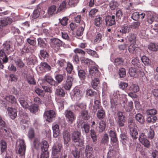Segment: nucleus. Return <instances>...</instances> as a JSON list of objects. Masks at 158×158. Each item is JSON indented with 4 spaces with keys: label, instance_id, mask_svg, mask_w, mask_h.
Segmentation results:
<instances>
[{
    "label": "nucleus",
    "instance_id": "f257e3e1",
    "mask_svg": "<svg viewBox=\"0 0 158 158\" xmlns=\"http://www.w3.org/2000/svg\"><path fill=\"white\" fill-rule=\"evenodd\" d=\"M16 146L18 149V154L21 158H24L26 146L24 140L18 139L17 141Z\"/></svg>",
    "mask_w": 158,
    "mask_h": 158
},
{
    "label": "nucleus",
    "instance_id": "f03ea898",
    "mask_svg": "<svg viewBox=\"0 0 158 158\" xmlns=\"http://www.w3.org/2000/svg\"><path fill=\"white\" fill-rule=\"evenodd\" d=\"M33 143L35 148L38 149L40 148L42 151L47 150L49 147L48 144L46 141L43 140L40 142V139L38 138L34 140Z\"/></svg>",
    "mask_w": 158,
    "mask_h": 158
},
{
    "label": "nucleus",
    "instance_id": "7ed1b4c3",
    "mask_svg": "<svg viewBox=\"0 0 158 158\" xmlns=\"http://www.w3.org/2000/svg\"><path fill=\"white\" fill-rule=\"evenodd\" d=\"M81 135L80 132L78 131H74L72 134V139L74 143H76V144L77 146L79 147H82L84 144L83 140L80 138V137Z\"/></svg>",
    "mask_w": 158,
    "mask_h": 158
},
{
    "label": "nucleus",
    "instance_id": "20e7f679",
    "mask_svg": "<svg viewBox=\"0 0 158 158\" xmlns=\"http://www.w3.org/2000/svg\"><path fill=\"white\" fill-rule=\"evenodd\" d=\"M117 124L119 127H123L125 125L126 121V118L121 111H118L117 113Z\"/></svg>",
    "mask_w": 158,
    "mask_h": 158
},
{
    "label": "nucleus",
    "instance_id": "39448f33",
    "mask_svg": "<svg viewBox=\"0 0 158 158\" xmlns=\"http://www.w3.org/2000/svg\"><path fill=\"white\" fill-rule=\"evenodd\" d=\"M55 116V112L52 110L47 111L44 114V118L46 121L49 122L54 119Z\"/></svg>",
    "mask_w": 158,
    "mask_h": 158
},
{
    "label": "nucleus",
    "instance_id": "423d86ee",
    "mask_svg": "<svg viewBox=\"0 0 158 158\" xmlns=\"http://www.w3.org/2000/svg\"><path fill=\"white\" fill-rule=\"evenodd\" d=\"M139 139L140 142L145 147L149 148L150 146V142L144 133H142L140 134Z\"/></svg>",
    "mask_w": 158,
    "mask_h": 158
},
{
    "label": "nucleus",
    "instance_id": "0eeeda50",
    "mask_svg": "<svg viewBox=\"0 0 158 158\" xmlns=\"http://www.w3.org/2000/svg\"><path fill=\"white\" fill-rule=\"evenodd\" d=\"M134 125L133 123H128V127L130 129V134L133 139H135L138 137V132L136 129L133 127Z\"/></svg>",
    "mask_w": 158,
    "mask_h": 158
},
{
    "label": "nucleus",
    "instance_id": "6e6552de",
    "mask_svg": "<svg viewBox=\"0 0 158 158\" xmlns=\"http://www.w3.org/2000/svg\"><path fill=\"white\" fill-rule=\"evenodd\" d=\"M65 115L68 123L70 124L72 123L75 119L73 112L70 110H66L65 111Z\"/></svg>",
    "mask_w": 158,
    "mask_h": 158
},
{
    "label": "nucleus",
    "instance_id": "1a4fd4ad",
    "mask_svg": "<svg viewBox=\"0 0 158 158\" xmlns=\"http://www.w3.org/2000/svg\"><path fill=\"white\" fill-rule=\"evenodd\" d=\"M73 78L71 76H67L66 81L63 84V87L66 90H69L72 86Z\"/></svg>",
    "mask_w": 158,
    "mask_h": 158
},
{
    "label": "nucleus",
    "instance_id": "9d476101",
    "mask_svg": "<svg viewBox=\"0 0 158 158\" xmlns=\"http://www.w3.org/2000/svg\"><path fill=\"white\" fill-rule=\"evenodd\" d=\"M105 21L107 26H111L115 24V16L114 15H108L106 16Z\"/></svg>",
    "mask_w": 158,
    "mask_h": 158
},
{
    "label": "nucleus",
    "instance_id": "9b49d317",
    "mask_svg": "<svg viewBox=\"0 0 158 158\" xmlns=\"http://www.w3.org/2000/svg\"><path fill=\"white\" fill-rule=\"evenodd\" d=\"M64 142L67 147L69 145L68 143L70 140V135L68 131L66 129H64L62 133Z\"/></svg>",
    "mask_w": 158,
    "mask_h": 158
},
{
    "label": "nucleus",
    "instance_id": "f8f14e48",
    "mask_svg": "<svg viewBox=\"0 0 158 158\" xmlns=\"http://www.w3.org/2000/svg\"><path fill=\"white\" fill-rule=\"evenodd\" d=\"M114 97L111 98L110 103L111 108L113 111L116 110V106L117 105V99L118 96L116 93H114L113 94Z\"/></svg>",
    "mask_w": 158,
    "mask_h": 158
},
{
    "label": "nucleus",
    "instance_id": "ddd939ff",
    "mask_svg": "<svg viewBox=\"0 0 158 158\" xmlns=\"http://www.w3.org/2000/svg\"><path fill=\"white\" fill-rule=\"evenodd\" d=\"M89 74L92 76L98 77L100 75V73L96 66H91L89 69Z\"/></svg>",
    "mask_w": 158,
    "mask_h": 158
},
{
    "label": "nucleus",
    "instance_id": "4468645a",
    "mask_svg": "<svg viewBox=\"0 0 158 158\" xmlns=\"http://www.w3.org/2000/svg\"><path fill=\"white\" fill-rule=\"evenodd\" d=\"M73 98L76 100H79L82 97V92L79 89L75 88L73 90Z\"/></svg>",
    "mask_w": 158,
    "mask_h": 158
},
{
    "label": "nucleus",
    "instance_id": "2eb2a0df",
    "mask_svg": "<svg viewBox=\"0 0 158 158\" xmlns=\"http://www.w3.org/2000/svg\"><path fill=\"white\" fill-rule=\"evenodd\" d=\"M44 80L51 85H57L56 82L54 80L52 77L49 75L47 74L44 77Z\"/></svg>",
    "mask_w": 158,
    "mask_h": 158
},
{
    "label": "nucleus",
    "instance_id": "dca6fc26",
    "mask_svg": "<svg viewBox=\"0 0 158 158\" xmlns=\"http://www.w3.org/2000/svg\"><path fill=\"white\" fill-rule=\"evenodd\" d=\"M27 100V98L25 96H22L19 98V101L21 106L25 109L28 108L29 107Z\"/></svg>",
    "mask_w": 158,
    "mask_h": 158
},
{
    "label": "nucleus",
    "instance_id": "f3484780",
    "mask_svg": "<svg viewBox=\"0 0 158 158\" xmlns=\"http://www.w3.org/2000/svg\"><path fill=\"white\" fill-rule=\"evenodd\" d=\"M105 116L106 113L105 110L102 106L100 107L99 108V110H98L97 114L98 118L102 120L104 118Z\"/></svg>",
    "mask_w": 158,
    "mask_h": 158
},
{
    "label": "nucleus",
    "instance_id": "a211bd4d",
    "mask_svg": "<svg viewBox=\"0 0 158 158\" xmlns=\"http://www.w3.org/2000/svg\"><path fill=\"white\" fill-rule=\"evenodd\" d=\"M62 148V144L59 143L55 144L52 147V154L53 156H56L60 152Z\"/></svg>",
    "mask_w": 158,
    "mask_h": 158
},
{
    "label": "nucleus",
    "instance_id": "6ab92c4d",
    "mask_svg": "<svg viewBox=\"0 0 158 158\" xmlns=\"http://www.w3.org/2000/svg\"><path fill=\"white\" fill-rule=\"evenodd\" d=\"M7 111L10 117L12 119H15L17 116L16 110L11 107H8Z\"/></svg>",
    "mask_w": 158,
    "mask_h": 158
},
{
    "label": "nucleus",
    "instance_id": "aec40b11",
    "mask_svg": "<svg viewBox=\"0 0 158 158\" xmlns=\"http://www.w3.org/2000/svg\"><path fill=\"white\" fill-rule=\"evenodd\" d=\"M52 128L54 137H57L60 134L59 125L55 123H53L52 125Z\"/></svg>",
    "mask_w": 158,
    "mask_h": 158
},
{
    "label": "nucleus",
    "instance_id": "412c9836",
    "mask_svg": "<svg viewBox=\"0 0 158 158\" xmlns=\"http://www.w3.org/2000/svg\"><path fill=\"white\" fill-rule=\"evenodd\" d=\"M85 155L87 158H92L93 152V148L89 145H86L85 150Z\"/></svg>",
    "mask_w": 158,
    "mask_h": 158
},
{
    "label": "nucleus",
    "instance_id": "4be33fe9",
    "mask_svg": "<svg viewBox=\"0 0 158 158\" xmlns=\"http://www.w3.org/2000/svg\"><path fill=\"white\" fill-rule=\"evenodd\" d=\"M131 63L134 66L141 68L143 66V64L140 60L137 57H135L132 60Z\"/></svg>",
    "mask_w": 158,
    "mask_h": 158
},
{
    "label": "nucleus",
    "instance_id": "5701e85b",
    "mask_svg": "<svg viewBox=\"0 0 158 158\" xmlns=\"http://www.w3.org/2000/svg\"><path fill=\"white\" fill-rule=\"evenodd\" d=\"M98 131L99 132H102L104 131L106 129V120H101L98 123Z\"/></svg>",
    "mask_w": 158,
    "mask_h": 158
},
{
    "label": "nucleus",
    "instance_id": "b1692460",
    "mask_svg": "<svg viewBox=\"0 0 158 158\" xmlns=\"http://www.w3.org/2000/svg\"><path fill=\"white\" fill-rule=\"evenodd\" d=\"M77 70L79 77L82 79L84 78L85 77V73L81 65L77 66Z\"/></svg>",
    "mask_w": 158,
    "mask_h": 158
},
{
    "label": "nucleus",
    "instance_id": "393cba45",
    "mask_svg": "<svg viewBox=\"0 0 158 158\" xmlns=\"http://www.w3.org/2000/svg\"><path fill=\"white\" fill-rule=\"evenodd\" d=\"M91 86L92 88L95 89H97L100 87V81L97 78H94L92 80L91 83Z\"/></svg>",
    "mask_w": 158,
    "mask_h": 158
},
{
    "label": "nucleus",
    "instance_id": "a878e982",
    "mask_svg": "<svg viewBox=\"0 0 158 158\" xmlns=\"http://www.w3.org/2000/svg\"><path fill=\"white\" fill-rule=\"evenodd\" d=\"M109 135L110 137L111 141L112 143H116L118 141L115 132L112 130H110L109 132Z\"/></svg>",
    "mask_w": 158,
    "mask_h": 158
},
{
    "label": "nucleus",
    "instance_id": "bb28decb",
    "mask_svg": "<svg viewBox=\"0 0 158 158\" xmlns=\"http://www.w3.org/2000/svg\"><path fill=\"white\" fill-rule=\"evenodd\" d=\"M81 26L79 27L76 32L77 35L78 36H81L83 33V31L85 27V24L83 21L81 22Z\"/></svg>",
    "mask_w": 158,
    "mask_h": 158
},
{
    "label": "nucleus",
    "instance_id": "cd10ccee",
    "mask_svg": "<svg viewBox=\"0 0 158 158\" xmlns=\"http://www.w3.org/2000/svg\"><path fill=\"white\" fill-rule=\"evenodd\" d=\"M135 118L136 121L141 124H143L145 122L144 117L140 113L136 114L135 115Z\"/></svg>",
    "mask_w": 158,
    "mask_h": 158
},
{
    "label": "nucleus",
    "instance_id": "c85d7f7f",
    "mask_svg": "<svg viewBox=\"0 0 158 158\" xmlns=\"http://www.w3.org/2000/svg\"><path fill=\"white\" fill-rule=\"evenodd\" d=\"M146 113L148 115L152 116H156L155 115L158 113L157 110L155 108H152L147 110L146 111Z\"/></svg>",
    "mask_w": 158,
    "mask_h": 158
},
{
    "label": "nucleus",
    "instance_id": "c756f323",
    "mask_svg": "<svg viewBox=\"0 0 158 158\" xmlns=\"http://www.w3.org/2000/svg\"><path fill=\"white\" fill-rule=\"evenodd\" d=\"M86 107V105L83 103H77L74 105V107L76 109L82 111L85 110Z\"/></svg>",
    "mask_w": 158,
    "mask_h": 158
},
{
    "label": "nucleus",
    "instance_id": "7c9ffc66",
    "mask_svg": "<svg viewBox=\"0 0 158 158\" xmlns=\"http://www.w3.org/2000/svg\"><path fill=\"white\" fill-rule=\"evenodd\" d=\"M133 106V103L132 101L129 102L126 105H124L123 107L127 112H129L132 110Z\"/></svg>",
    "mask_w": 158,
    "mask_h": 158
},
{
    "label": "nucleus",
    "instance_id": "2f4dec72",
    "mask_svg": "<svg viewBox=\"0 0 158 158\" xmlns=\"http://www.w3.org/2000/svg\"><path fill=\"white\" fill-rule=\"evenodd\" d=\"M50 44L52 47H59L62 45V42L61 40H51Z\"/></svg>",
    "mask_w": 158,
    "mask_h": 158
},
{
    "label": "nucleus",
    "instance_id": "473e14b6",
    "mask_svg": "<svg viewBox=\"0 0 158 158\" xmlns=\"http://www.w3.org/2000/svg\"><path fill=\"white\" fill-rule=\"evenodd\" d=\"M128 89L131 92L136 93L139 91V86L136 84H131L130 87H129Z\"/></svg>",
    "mask_w": 158,
    "mask_h": 158
},
{
    "label": "nucleus",
    "instance_id": "72a5a7b5",
    "mask_svg": "<svg viewBox=\"0 0 158 158\" xmlns=\"http://www.w3.org/2000/svg\"><path fill=\"white\" fill-rule=\"evenodd\" d=\"M109 151L107 154V158H115V152L113 150L112 147L109 148Z\"/></svg>",
    "mask_w": 158,
    "mask_h": 158
},
{
    "label": "nucleus",
    "instance_id": "f704fd0d",
    "mask_svg": "<svg viewBox=\"0 0 158 158\" xmlns=\"http://www.w3.org/2000/svg\"><path fill=\"white\" fill-rule=\"evenodd\" d=\"M129 73L131 77H136L138 76V72L135 68L131 67L129 69Z\"/></svg>",
    "mask_w": 158,
    "mask_h": 158
},
{
    "label": "nucleus",
    "instance_id": "c9c22d12",
    "mask_svg": "<svg viewBox=\"0 0 158 158\" xmlns=\"http://www.w3.org/2000/svg\"><path fill=\"white\" fill-rule=\"evenodd\" d=\"M80 116L83 119L85 120H87L89 118L88 111L85 110L81 111Z\"/></svg>",
    "mask_w": 158,
    "mask_h": 158
},
{
    "label": "nucleus",
    "instance_id": "e433bc0d",
    "mask_svg": "<svg viewBox=\"0 0 158 158\" xmlns=\"http://www.w3.org/2000/svg\"><path fill=\"white\" fill-rule=\"evenodd\" d=\"M40 65L45 71H48L51 69L50 66L45 62H41Z\"/></svg>",
    "mask_w": 158,
    "mask_h": 158
},
{
    "label": "nucleus",
    "instance_id": "4c0bfd02",
    "mask_svg": "<svg viewBox=\"0 0 158 158\" xmlns=\"http://www.w3.org/2000/svg\"><path fill=\"white\" fill-rule=\"evenodd\" d=\"M141 60L145 65H148L150 64L151 60L145 56H142L141 57Z\"/></svg>",
    "mask_w": 158,
    "mask_h": 158
},
{
    "label": "nucleus",
    "instance_id": "58836bf2",
    "mask_svg": "<svg viewBox=\"0 0 158 158\" xmlns=\"http://www.w3.org/2000/svg\"><path fill=\"white\" fill-rule=\"evenodd\" d=\"M41 10L40 8H37L35 10L32 15V17L33 19H36L38 18L40 15V11Z\"/></svg>",
    "mask_w": 158,
    "mask_h": 158
},
{
    "label": "nucleus",
    "instance_id": "ea45409f",
    "mask_svg": "<svg viewBox=\"0 0 158 158\" xmlns=\"http://www.w3.org/2000/svg\"><path fill=\"white\" fill-rule=\"evenodd\" d=\"M5 99L7 101L13 104L15 103L16 102V98L14 96L12 95L6 96L5 97Z\"/></svg>",
    "mask_w": 158,
    "mask_h": 158
},
{
    "label": "nucleus",
    "instance_id": "a19ab883",
    "mask_svg": "<svg viewBox=\"0 0 158 158\" xmlns=\"http://www.w3.org/2000/svg\"><path fill=\"white\" fill-rule=\"evenodd\" d=\"M71 153L74 158H80V152L77 148H76L72 150Z\"/></svg>",
    "mask_w": 158,
    "mask_h": 158
},
{
    "label": "nucleus",
    "instance_id": "79ce46f5",
    "mask_svg": "<svg viewBox=\"0 0 158 158\" xmlns=\"http://www.w3.org/2000/svg\"><path fill=\"white\" fill-rule=\"evenodd\" d=\"M14 61L16 65L21 69L25 65L24 63L22 60L20 59H18L17 60H15Z\"/></svg>",
    "mask_w": 158,
    "mask_h": 158
},
{
    "label": "nucleus",
    "instance_id": "37998d69",
    "mask_svg": "<svg viewBox=\"0 0 158 158\" xmlns=\"http://www.w3.org/2000/svg\"><path fill=\"white\" fill-rule=\"evenodd\" d=\"M27 80L28 83L30 84L35 85V82L33 76L30 75H27L26 76Z\"/></svg>",
    "mask_w": 158,
    "mask_h": 158
},
{
    "label": "nucleus",
    "instance_id": "c03bdc74",
    "mask_svg": "<svg viewBox=\"0 0 158 158\" xmlns=\"http://www.w3.org/2000/svg\"><path fill=\"white\" fill-rule=\"evenodd\" d=\"M157 119L156 116H152L150 115L147 118L146 121L148 123H153L156 122Z\"/></svg>",
    "mask_w": 158,
    "mask_h": 158
},
{
    "label": "nucleus",
    "instance_id": "a18cd8bd",
    "mask_svg": "<svg viewBox=\"0 0 158 158\" xmlns=\"http://www.w3.org/2000/svg\"><path fill=\"white\" fill-rule=\"evenodd\" d=\"M108 135L107 134H104L102 136L101 143H102L105 144H107L109 141Z\"/></svg>",
    "mask_w": 158,
    "mask_h": 158
},
{
    "label": "nucleus",
    "instance_id": "49530a36",
    "mask_svg": "<svg viewBox=\"0 0 158 158\" xmlns=\"http://www.w3.org/2000/svg\"><path fill=\"white\" fill-rule=\"evenodd\" d=\"M28 108L32 113H36L38 110V107L36 104H32Z\"/></svg>",
    "mask_w": 158,
    "mask_h": 158
},
{
    "label": "nucleus",
    "instance_id": "de8ad7c7",
    "mask_svg": "<svg viewBox=\"0 0 158 158\" xmlns=\"http://www.w3.org/2000/svg\"><path fill=\"white\" fill-rule=\"evenodd\" d=\"M66 102L65 100L63 99L59 100L57 101V104L59 106V109L62 110L64 108V104H65Z\"/></svg>",
    "mask_w": 158,
    "mask_h": 158
},
{
    "label": "nucleus",
    "instance_id": "09e8293b",
    "mask_svg": "<svg viewBox=\"0 0 158 158\" xmlns=\"http://www.w3.org/2000/svg\"><path fill=\"white\" fill-rule=\"evenodd\" d=\"M148 48L151 51H155L157 50L158 46L154 43H151L148 46Z\"/></svg>",
    "mask_w": 158,
    "mask_h": 158
},
{
    "label": "nucleus",
    "instance_id": "8fccbe9b",
    "mask_svg": "<svg viewBox=\"0 0 158 158\" xmlns=\"http://www.w3.org/2000/svg\"><path fill=\"white\" fill-rule=\"evenodd\" d=\"M56 10V6L55 5H52L50 6L48 9V13L49 15H52Z\"/></svg>",
    "mask_w": 158,
    "mask_h": 158
},
{
    "label": "nucleus",
    "instance_id": "3c124183",
    "mask_svg": "<svg viewBox=\"0 0 158 158\" xmlns=\"http://www.w3.org/2000/svg\"><path fill=\"white\" fill-rule=\"evenodd\" d=\"M123 60L121 58L115 59L114 61V64L116 66H119L123 63Z\"/></svg>",
    "mask_w": 158,
    "mask_h": 158
},
{
    "label": "nucleus",
    "instance_id": "603ef678",
    "mask_svg": "<svg viewBox=\"0 0 158 158\" xmlns=\"http://www.w3.org/2000/svg\"><path fill=\"white\" fill-rule=\"evenodd\" d=\"M56 94L57 96H64L65 93L63 89L61 88L56 89Z\"/></svg>",
    "mask_w": 158,
    "mask_h": 158
},
{
    "label": "nucleus",
    "instance_id": "864d4df0",
    "mask_svg": "<svg viewBox=\"0 0 158 158\" xmlns=\"http://www.w3.org/2000/svg\"><path fill=\"white\" fill-rule=\"evenodd\" d=\"M59 20L61 24L63 26H66L68 23L69 19L66 17H64L62 19H59Z\"/></svg>",
    "mask_w": 158,
    "mask_h": 158
},
{
    "label": "nucleus",
    "instance_id": "5fc2aeb1",
    "mask_svg": "<svg viewBox=\"0 0 158 158\" xmlns=\"http://www.w3.org/2000/svg\"><path fill=\"white\" fill-rule=\"evenodd\" d=\"M35 92L39 96L43 98L45 96V92L40 89H36L35 90Z\"/></svg>",
    "mask_w": 158,
    "mask_h": 158
},
{
    "label": "nucleus",
    "instance_id": "6e6d98bb",
    "mask_svg": "<svg viewBox=\"0 0 158 158\" xmlns=\"http://www.w3.org/2000/svg\"><path fill=\"white\" fill-rule=\"evenodd\" d=\"M1 151L2 152H3L6 150L7 145L5 141L2 140L0 142Z\"/></svg>",
    "mask_w": 158,
    "mask_h": 158
},
{
    "label": "nucleus",
    "instance_id": "4d7b16f0",
    "mask_svg": "<svg viewBox=\"0 0 158 158\" xmlns=\"http://www.w3.org/2000/svg\"><path fill=\"white\" fill-rule=\"evenodd\" d=\"M118 6V3L114 1H112L110 4V6L112 10H115Z\"/></svg>",
    "mask_w": 158,
    "mask_h": 158
},
{
    "label": "nucleus",
    "instance_id": "13d9d810",
    "mask_svg": "<svg viewBox=\"0 0 158 158\" xmlns=\"http://www.w3.org/2000/svg\"><path fill=\"white\" fill-rule=\"evenodd\" d=\"M55 79L56 81L57 85V84L60 83L62 81L63 79V77L61 74H57L55 76Z\"/></svg>",
    "mask_w": 158,
    "mask_h": 158
},
{
    "label": "nucleus",
    "instance_id": "bf43d9fd",
    "mask_svg": "<svg viewBox=\"0 0 158 158\" xmlns=\"http://www.w3.org/2000/svg\"><path fill=\"white\" fill-rule=\"evenodd\" d=\"M102 18L99 17L96 18L94 20V23L95 25L97 27H99L102 23Z\"/></svg>",
    "mask_w": 158,
    "mask_h": 158
},
{
    "label": "nucleus",
    "instance_id": "052dcab7",
    "mask_svg": "<svg viewBox=\"0 0 158 158\" xmlns=\"http://www.w3.org/2000/svg\"><path fill=\"white\" fill-rule=\"evenodd\" d=\"M90 135L91 137L92 138L93 141L94 142H95L97 140V135L96 133L94 130H90Z\"/></svg>",
    "mask_w": 158,
    "mask_h": 158
},
{
    "label": "nucleus",
    "instance_id": "680f3d73",
    "mask_svg": "<svg viewBox=\"0 0 158 158\" xmlns=\"http://www.w3.org/2000/svg\"><path fill=\"white\" fill-rule=\"evenodd\" d=\"M148 136L149 138L152 139L154 136V130L151 127L148 131Z\"/></svg>",
    "mask_w": 158,
    "mask_h": 158
},
{
    "label": "nucleus",
    "instance_id": "e2e57ef3",
    "mask_svg": "<svg viewBox=\"0 0 158 158\" xmlns=\"http://www.w3.org/2000/svg\"><path fill=\"white\" fill-rule=\"evenodd\" d=\"M118 74L120 77H125L126 74L125 69L124 68H122L119 69L118 71Z\"/></svg>",
    "mask_w": 158,
    "mask_h": 158
},
{
    "label": "nucleus",
    "instance_id": "0e129e2a",
    "mask_svg": "<svg viewBox=\"0 0 158 158\" xmlns=\"http://www.w3.org/2000/svg\"><path fill=\"white\" fill-rule=\"evenodd\" d=\"M131 18L134 20H137L140 18V14L138 12H135L133 13Z\"/></svg>",
    "mask_w": 158,
    "mask_h": 158
},
{
    "label": "nucleus",
    "instance_id": "69168bd1",
    "mask_svg": "<svg viewBox=\"0 0 158 158\" xmlns=\"http://www.w3.org/2000/svg\"><path fill=\"white\" fill-rule=\"evenodd\" d=\"M82 129L83 131L84 130L86 133H88L89 130V125L87 123L84 124L83 127H82Z\"/></svg>",
    "mask_w": 158,
    "mask_h": 158
},
{
    "label": "nucleus",
    "instance_id": "338daca9",
    "mask_svg": "<svg viewBox=\"0 0 158 158\" xmlns=\"http://www.w3.org/2000/svg\"><path fill=\"white\" fill-rule=\"evenodd\" d=\"M86 52L89 54L93 56V57H98V55L96 52L95 51H93L90 49H87Z\"/></svg>",
    "mask_w": 158,
    "mask_h": 158
},
{
    "label": "nucleus",
    "instance_id": "774afa93",
    "mask_svg": "<svg viewBox=\"0 0 158 158\" xmlns=\"http://www.w3.org/2000/svg\"><path fill=\"white\" fill-rule=\"evenodd\" d=\"M42 152V153L40 155V158H49V153L47 150Z\"/></svg>",
    "mask_w": 158,
    "mask_h": 158
}]
</instances>
